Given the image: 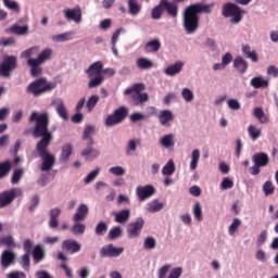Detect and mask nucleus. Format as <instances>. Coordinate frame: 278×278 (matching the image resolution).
<instances>
[{
  "mask_svg": "<svg viewBox=\"0 0 278 278\" xmlns=\"http://www.w3.org/2000/svg\"><path fill=\"white\" fill-rule=\"evenodd\" d=\"M28 122L35 123L31 131L34 138H41L36 144L38 156L42 160L40 170L49 173L55 166V155L49 151V146L53 141V134L49 131V113L33 112Z\"/></svg>",
  "mask_w": 278,
  "mask_h": 278,
  "instance_id": "obj_1",
  "label": "nucleus"
},
{
  "mask_svg": "<svg viewBox=\"0 0 278 278\" xmlns=\"http://www.w3.org/2000/svg\"><path fill=\"white\" fill-rule=\"evenodd\" d=\"M199 14H212V4L194 3L186 7L182 12V27L187 34L199 29Z\"/></svg>",
  "mask_w": 278,
  "mask_h": 278,
  "instance_id": "obj_2",
  "label": "nucleus"
},
{
  "mask_svg": "<svg viewBox=\"0 0 278 278\" xmlns=\"http://www.w3.org/2000/svg\"><path fill=\"white\" fill-rule=\"evenodd\" d=\"M85 73L89 77V83H88V88H99L103 81H105L104 75H109V77H114L116 75V71L113 68H104L103 70V62L97 61L92 63L86 71Z\"/></svg>",
  "mask_w": 278,
  "mask_h": 278,
  "instance_id": "obj_3",
  "label": "nucleus"
},
{
  "mask_svg": "<svg viewBox=\"0 0 278 278\" xmlns=\"http://www.w3.org/2000/svg\"><path fill=\"white\" fill-rule=\"evenodd\" d=\"M55 88V83L47 80L46 77L38 78L31 81L26 87L27 94H33V97H42L47 92H51Z\"/></svg>",
  "mask_w": 278,
  "mask_h": 278,
  "instance_id": "obj_4",
  "label": "nucleus"
},
{
  "mask_svg": "<svg viewBox=\"0 0 278 278\" xmlns=\"http://www.w3.org/2000/svg\"><path fill=\"white\" fill-rule=\"evenodd\" d=\"M53 55V50L47 48L42 50L36 59H28L27 65L30 67V75L31 77H39V75H42V64L45 62H49V60Z\"/></svg>",
  "mask_w": 278,
  "mask_h": 278,
  "instance_id": "obj_5",
  "label": "nucleus"
},
{
  "mask_svg": "<svg viewBox=\"0 0 278 278\" xmlns=\"http://www.w3.org/2000/svg\"><path fill=\"white\" fill-rule=\"evenodd\" d=\"M222 15L225 18H229L232 16L230 23H233L235 25H238V23L242 21V10H240V7L231 2L223 5Z\"/></svg>",
  "mask_w": 278,
  "mask_h": 278,
  "instance_id": "obj_6",
  "label": "nucleus"
},
{
  "mask_svg": "<svg viewBox=\"0 0 278 278\" xmlns=\"http://www.w3.org/2000/svg\"><path fill=\"white\" fill-rule=\"evenodd\" d=\"M129 114V110L125 106H121L113 112V114L108 115L105 118L104 125L105 127H114L115 125H121L127 115Z\"/></svg>",
  "mask_w": 278,
  "mask_h": 278,
  "instance_id": "obj_7",
  "label": "nucleus"
},
{
  "mask_svg": "<svg viewBox=\"0 0 278 278\" xmlns=\"http://www.w3.org/2000/svg\"><path fill=\"white\" fill-rule=\"evenodd\" d=\"M23 194V191L20 188H12L10 190H5L0 192V208L1 207H8L14 199H17V197H21Z\"/></svg>",
  "mask_w": 278,
  "mask_h": 278,
  "instance_id": "obj_8",
  "label": "nucleus"
},
{
  "mask_svg": "<svg viewBox=\"0 0 278 278\" xmlns=\"http://www.w3.org/2000/svg\"><path fill=\"white\" fill-rule=\"evenodd\" d=\"M18 61L16 56L9 55L3 59V62L0 64V74L2 77H10L12 71L16 68Z\"/></svg>",
  "mask_w": 278,
  "mask_h": 278,
  "instance_id": "obj_9",
  "label": "nucleus"
},
{
  "mask_svg": "<svg viewBox=\"0 0 278 278\" xmlns=\"http://www.w3.org/2000/svg\"><path fill=\"white\" fill-rule=\"evenodd\" d=\"M62 251L70 253V255H75L81 251V243L77 242L75 239H66L61 244Z\"/></svg>",
  "mask_w": 278,
  "mask_h": 278,
  "instance_id": "obj_10",
  "label": "nucleus"
},
{
  "mask_svg": "<svg viewBox=\"0 0 278 278\" xmlns=\"http://www.w3.org/2000/svg\"><path fill=\"white\" fill-rule=\"evenodd\" d=\"M142 227H144V219L142 217H138L134 223H130L127 226L128 238H138Z\"/></svg>",
  "mask_w": 278,
  "mask_h": 278,
  "instance_id": "obj_11",
  "label": "nucleus"
},
{
  "mask_svg": "<svg viewBox=\"0 0 278 278\" xmlns=\"http://www.w3.org/2000/svg\"><path fill=\"white\" fill-rule=\"evenodd\" d=\"M136 193L139 201H147V199H151V197L155 194V187H153V185L137 187Z\"/></svg>",
  "mask_w": 278,
  "mask_h": 278,
  "instance_id": "obj_12",
  "label": "nucleus"
},
{
  "mask_svg": "<svg viewBox=\"0 0 278 278\" xmlns=\"http://www.w3.org/2000/svg\"><path fill=\"white\" fill-rule=\"evenodd\" d=\"M125 249L114 248V244H109L100 250V257H118Z\"/></svg>",
  "mask_w": 278,
  "mask_h": 278,
  "instance_id": "obj_13",
  "label": "nucleus"
},
{
  "mask_svg": "<svg viewBox=\"0 0 278 278\" xmlns=\"http://www.w3.org/2000/svg\"><path fill=\"white\" fill-rule=\"evenodd\" d=\"M0 264L2 268H10V266L16 264V254L10 250L3 251L0 256Z\"/></svg>",
  "mask_w": 278,
  "mask_h": 278,
  "instance_id": "obj_14",
  "label": "nucleus"
},
{
  "mask_svg": "<svg viewBox=\"0 0 278 278\" xmlns=\"http://www.w3.org/2000/svg\"><path fill=\"white\" fill-rule=\"evenodd\" d=\"M161 5H163V10H165L172 18H177V16H179V5H177V3L168 0H161Z\"/></svg>",
  "mask_w": 278,
  "mask_h": 278,
  "instance_id": "obj_15",
  "label": "nucleus"
},
{
  "mask_svg": "<svg viewBox=\"0 0 278 278\" xmlns=\"http://www.w3.org/2000/svg\"><path fill=\"white\" fill-rule=\"evenodd\" d=\"M63 14L66 21H74V23H81V9L74 8V9H65Z\"/></svg>",
  "mask_w": 278,
  "mask_h": 278,
  "instance_id": "obj_16",
  "label": "nucleus"
},
{
  "mask_svg": "<svg viewBox=\"0 0 278 278\" xmlns=\"http://www.w3.org/2000/svg\"><path fill=\"white\" fill-rule=\"evenodd\" d=\"M115 223H118L119 225H125L129 222V218H131V210L124 208L119 212H116L113 214Z\"/></svg>",
  "mask_w": 278,
  "mask_h": 278,
  "instance_id": "obj_17",
  "label": "nucleus"
},
{
  "mask_svg": "<svg viewBox=\"0 0 278 278\" xmlns=\"http://www.w3.org/2000/svg\"><path fill=\"white\" fill-rule=\"evenodd\" d=\"M252 162L256 166L264 168V166H266L267 164H270V157L268 156V154H266L264 152H258L252 156Z\"/></svg>",
  "mask_w": 278,
  "mask_h": 278,
  "instance_id": "obj_18",
  "label": "nucleus"
},
{
  "mask_svg": "<svg viewBox=\"0 0 278 278\" xmlns=\"http://www.w3.org/2000/svg\"><path fill=\"white\" fill-rule=\"evenodd\" d=\"M47 257V252L45 251V248L42 245L38 244L33 249V261L34 264H40L42 260Z\"/></svg>",
  "mask_w": 278,
  "mask_h": 278,
  "instance_id": "obj_19",
  "label": "nucleus"
},
{
  "mask_svg": "<svg viewBox=\"0 0 278 278\" xmlns=\"http://www.w3.org/2000/svg\"><path fill=\"white\" fill-rule=\"evenodd\" d=\"M88 205L80 204L76 211V214L73 216L74 223H81V220L86 219V216H88Z\"/></svg>",
  "mask_w": 278,
  "mask_h": 278,
  "instance_id": "obj_20",
  "label": "nucleus"
},
{
  "mask_svg": "<svg viewBox=\"0 0 278 278\" xmlns=\"http://www.w3.org/2000/svg\"><path fill=\"white\" fill-rule=\"evenodd\" d=\"M233 68L241 73V75H244V73H247L249 70V63L242 56H237L233 60Z\"/></svg>",
  "mask_w": 278,
  "mask_h": 278,
  "instance_id": "obj_21",
  "label": "nucleus"
},
{
  "mask_svg": "<svg viewBox=\"0 0 278 278\" xmlns=\"http://www.w3.org/2000/svg\"><path fill=\"white\" fill-rule=\"evenodd\" d=\"M61 214H62V210L58 207L50 210L49 227L51 229H56L58 225H60V222L58 220V218L60 217Z\"/></svg>",
  "mask_w": 278,
  "mask_h": 278,
  "instance_id": "obj_22",
  "label": "nucleus"
},
{
  "mask_svg": "<svg viewBox=\"0 0 278 278\" xmlns=\"http://www.w3.org/2000/svg\"><path fill=\"white\" fill-rule=\"evenodd\" d=\"M55 111L60 118L63 121H68V111L66 110V106L64 105V101L62 100H56L55 103Z\"/></svg>",
  "mask_w": 278,
  "mask_h": 278,
  "instance_id": "obj_23",
  "label": "nucleus"
},
{
  "mask_svg": "<svg viewBox=\"0 0 278 278\" xmlns=\"http://www.w3.org/2000/svg\"><path fill=\"white\" fill-rule=\"evenodd\" d=\"M184 70V62L178 61L173 65H169L165 68V75L174 77V75H179V72Z\"/></svg>",
  "mask_w": 278,
  "mask_h": 278,
  "instance_id": "obj_24",
  "label": "nucleus"
},
{
  "mask_svg": "<svg viewBox=\"0 0 278 278\" xmlns=\"http://www.w3.org/2000/svg\"><path fill=\"white\" fill-rule=\"evenodd\" d=\"M94 135V126L87 125L84 130L83 140H86L87 147H92L94 144V139L92 136Z\"/></svg>",
  "mask_w": 278,
  "mask_h": 278,
  "instance_id": "obj_25",
  "label": "nucleus"
},
{
  "mask_svg": "<svg viewBox=\"0 0 278 278\" xmlns=\"http://www.w3.org/2000/svg\"><path fill=\"white\" fill-rule=\"evenodd\" d=\"M162 49V43L160 42V39H153L151 41H148L144 46L146 53H157Z\"/></svg>",
  "mask_w": 278,
  "mask_h": 278,
  "instance_id": "obj_26",
  "label": "nucleus"
},
{
  "mask_svg": "<svg viewBox=\"0 0 278 278\" xmlns=\"http://www.w3.org/2000/svg\"><path fill=\"white\" fill-rule=\"evenodd\" d=\"M130 100L134 105H142L149 101V93H130Z\"/></svg>",
  "mask_w": 278,
  "mask_h": 278,
  "instance_id": "obj_27",
  "label": "nucleus"
},
{
  "mask_svg": "<svg viewBox=\"0 0 278 278\" xmlns=\"http://www.w3.org/2000/svg\"><path fill=\"white\" fill-rule=\"evenodd\" d=\"M251 86L256 89L268 88L269 81L264 79V76H258L251 79Z\"/></svg>",
  "mask_w": 278,
  "mask_h": 278,
  "instance_id": "obj_28",
  "label": "nucleus"
},
{
  "mask_svg": "<svg viewBox=\"0 0 278 278\" xmlns=\"http://www.w3.org/2000/svg\"><path fill=\"white\" fill-rule=\"evenodd\" d=\"M174 119H175V116L173 115V112L168 110L161 111L159 115V121L163 126L168 125V123H170V121H174Z\"/></svg>",
  "mask_w": 278,
  "mask_h": 278,
  "instance_id": "obj_29",
  "label": "nucleus"
},
{
  "mask_svg": "<svg viewBox=\"0 0 278 278\" xmlns=\"http://www.w3.org/2000/svg\"><path fill=\"white\" fill-rule=\"evenodd\" d=\"M147 87L144 86V84L142 83H137L134 84L130 88H127L124 91V94H142V91L146 89Z\"/></svg>",
  "mask_w": 278,
  "mask_h": 278,
  "instance_id": "obj_30",
  "label": "nucleus"
},
{
  "mask_svg": "<svg viewBox=\"0 0 278 278\" xmlns=\"http://www.w3.org/2000/svg\"><path fill=\"white\" fill-rule=\"evenodd\" d=\"M128 12L131 16H138L139 12H142V5L138 3V0H128Z\"/></svg>",
  "mask_w": 278,
  "mask_h": 278,
  "instance_id": "obj_31",
  "label": "nucleus"
},
{
  "mask_svg": "<svg viewBox=\"0 0 278 278\" xmlns=\"http://www.w3.org/2000/svg\"><path fill=\"white\" fill-rule=\"evenodd\" d=\"M71 155H73V146H71V143H66L62 147L60 162H68V157H71Z\"/></svg>",
  "mask_w": 278,
  "mask_h": 278,
  "instance_id": "obj_32",
  "label": "nucleus"
},
{
  "mask_svg": "<svg viewBox=\"0 0 278 278\" xmlns=\"http://www.w3.org/2000/svg\"><path fill=\"white\" fill-rule=\"evenodd\" d=\"M137 67L141 71H149V68H153V61L147 58H139L136 61Z\"/></svg>",
  "mask_w": 278,
  "mask_h": 278,
  "instance_id": "obj_33",
  "label": "nucleus"
},
{
  "mask_svg": "<svg viewBox=\"0 0 278 278\" xmlns=\"http://www.w3.org/2000/svg\"><path fill=\"white\" fill-rule=\"evenodd\" d=\"M253 114L255 118H257V121L261 123V125H266V123L270 122V118L264 113L262 108H255Z\"/></svg>",
  "mask_w": 278,
  "mask_h": 278,
  "instance_id": "obj_34",
  "label": "nucleus"
},
{
  "mask_svg": "<svg viewBox=\"0 0 278 278\" xmlns=\"http://www.w3.org/2000/svg\"><path fill=\"white\" fill-rule=\"evenodd\" d=\"M10 31L16 36H27V34H29V26H20L18 24H14L10 28Z\"/></svg>",
  "mask_w": 278,
  "mask_h": 278,
  "instance_id": "obj_35",
  "label": "nucleus"
},
{
  "mask_svg": "<svg viewBox=\"0 0 278 278\" xmlns=\"http://www.w3.org/2000/svg\"><path fill=\"white\" fill-rule=\"evenodd\" d=\"M81 155L83 157H89V160H92V157H99V155H101V152L92 148V146H87V148L81 151Z\"/></svg>",
  "mask_w": 278,
  "mask_h": 278,
  "instance_id": "obj_36",
  "label": "nucleus"
},
{
  "mask_svg": "<svg viewBox=\"0 0 278 278\" xmlns=\"http://www.w3.org/2000/svg\"><path fill=\"white\" fill-rule=\"evenodd\" d=\"M162 14H164V5H162L161 0L160 3L152 9L151 18H153V21H160V18H162Z\"/></svg>",
  "mask_w": 278,
  "mask_h": 278,
  "instance_id": "obj_37",
  "label": "nucleus"
},
{
  "mask_svg": "<svg viewBox=\"0 0 278 278\" xmlns=\"http://www.w3.org/2000/svg\"><path fill=\"white\" fill-rule=\"evenodd\" d=\"M161 144L165 149H170V147H175V135L169 134V135L163 136L161 139Z\"/></svg>",
  "mask_w": 278,
  "mask_h": 278,
  "instance_id": "obj_38",
  "label": "nucleus"
},
{
  "mask_svg": "<svg viewBox=\"0 0 278 278\" xmlns=\"http://www.w3.org/2000/svg\"><path fill=\"white\" fill-rule=\"evenodd\" d=\"M161 210H164V203L153 200L148 204V212L151 214H155V212H161Z\"/></svg>",
  "mask_w": 278,
  "mask_h": 278,
  "instance_id": "obj_39",
  "label": "nucleus"
},
{
  "mask_svg": "<svg viewBox=\"0 0 278 278\" xmlns=\"http://www.w3.org/2000/svg\"><path fill=\"white\" fill-rule=\"evenodd\" d=\"M39 51H40L39 47L28 48L21 53V58L24 60H34L31 55H36V53H38Z\"/></svg>",
  "mask_w": 278,
  "mask_h": 278,
  "instance_id": "obj_40",
  "label": "nucleus"
},
{
  "mask_svg": "<svg viewBox=\"0 0 278 278\" xmlns=\"http://www.w3.org/2000/svg\"><path fill=\"white\" fill-rule=\"evenodd\" d=\"M138 144H140V139L129 140L126 146V155H134L136 149H138Z\"/></svg>",
  "mask_w": 278,
  "mask_h": 278,
  "instance_id": "obj_41",
  "label": "nucleus"
},
{
  "mask_svg": "<svg viewBox=\"0 0 278 278\" xmlns=\"http://www.w3.org/2000/svg\"><path fill=\"white\" fill-rule=\"evenodd\" d=\"M71 231L74 233V236H84V233H86V225L76 222L72 226Z\"/></svg>",
  "mask_w": 278,
  "mask_h": 278,
  "instance_id": "obj_42",
  "label": "nucleus"
},
{
  "mask_svg": "<svg viewBox=\"0 0 278 278\" xmlns=\"http://www.w3.org/2000/svg\"><path fill=\"white\" fill-rule=\"evenodd\" d=\"M248 134L251 140H257L262 136V128H257L254 125L248 127Z\"/></svg>",
  "mask_w": 278,
  "mask_h": 278,
  "instance_id": "obj_43",
  "label": "nucleus"
},
{
  "mask_svg": "<svg viewBox=\"0 0 278 278\" xmlns=\"http://www.w3.org/2000/svg\"><path fill=\"white\" fill-rule=\"evenodd\" d=\"M73 33L67 31V33H63L60 35H54L52 36V41L53 42H66L68 40H72Z\"/></svg>",
  "mask_w": 278,
  "mask_h": 278,
  "instance_id": "obj_44",
  "label": "nucleus"
},
{
  "mask_svg": "<svg viewBox=\"0 0 278 278\" xmlns=\"http://www.w3.org/2000/svg\"><path fill=\"white\" fill-rule=\"evenodd\" d=\"M10 170H12V163H10V161H4L3 163H0V179L7 177Z\"/></svg>",
  "mask_w": 278,
  "mask_h": 278,
  "instance_id": "obj_45",
  "label": "nucleus"
},
{
  "mask_svg": "<svg viewBox=\"0 0 278 278\" xmlns=\"http://www.w3.org/2000/svg\"><path fill=\"white\" fill-rule=\"evenodd\" d=\"M200 157H201V152L198 149L193 150L191 154V163H190L191 170H197V166L199 164Z\"/></svg>",
  "mask_w": 278,
  "mask_h": 278,
  "instance_id": "obj_46",
  "label": "nucleus"
},
{
  "mask_svg": "<svg viewBox=\"0 0 278 278\" xmlns=\"http://www.w3.org/2000/svg\"><path fill=\"white\" fill-rule=\"evenodd\" d=\"M24 170L23 168H16L13 170L12 177H11V184L16 185L18 184V181H21V179H23V175H24Z\"/></svg>",
  "mask_w": 278,
  "mask_h": 278,
  "instance_id": "obj_47",
  "label": "nucleus"
},
{
  "mask_svg": "<svg viewBox=\"0 0 278 278\" xmlns=\"http://www.w3.org/2000/svg\"><path fill=\"white\" fill-rule=\"evenodd\" d=\"M173 173H175V162H173V160H169L163 167L162 174L170 176L173 175Z\"/></svg>",
  "mask_w": 278,
  "mask_h": 278,
  "instance_id": "obj_48",
  "label": "nucleus"
},
{
  "mask_svg": "<svg viewBox=\"0 0 278 278\" xmlns=\"http://www.w3.org/2000/svg\"><path fill=\"white\" fill-rule=\"evenodd\" d=\"M98 103H99V96H91L88 99L87 104H86L88 112H92Z\"/></svg>",
  "mask_w": 278,
  "mask_h": 278,
  "instance_id": "obj_49",
  "label": "nucleus"
},
{
  "mask_svg": "<svg viewBox=\"0 0 278 278\" xmlns=\"http://www.w3.org/2000/svg\"><path fill=\"white\" fill-rule=\"evenodd\" d=\"M240 225H242V220L240 218H235L228 228L229 236H233L240 228Z\"/></svg>",
  "mask_w": 278,
  "mask_h": 278,
  "instance_id": "obj_50",
  "label": "nucleus"
},
{
  "mask_svg": "<svg viewBox=\"0 0 278 278\" xmlns=\"http://www.w3.org/2000/svg\"><path fill=\"white\" fill-rule=\"evenodd\" d=\"M99 173H101V168L99 167L90 172L85 178V184H92L93 179H97V177H99Z\"/></svg>",
  "mask_w": 278,
  "mask_h": 278,
  "instance_id": "obj_51",
  "label": "nucleus"
},
{
  "mask_svg": "<svg viewBox=\"0 0 278 278\" xmlns=\"http://www.w3.org/2000/svg\"><path fill=\"white\" fill-rule=\"evenodd\" d=\"M263 192L265 197H270V194L275 193V186H273V181H266L263 185Z\"/></svg>",
  "mask_w": 278,
  "mask_h": 278,
  "instance_id": "obj_52",
  "label": "nucleus"
},
{
  "mask_svg": "<svg viewBox=\"0 0 278 278\" xmlns=\"http://www.w3.org/2000/svg\"><path fill=\"white\" fill-rule=\"evenodd\" d=\"M193 216L197 220H203V210L201 208V203L197 202L193 206Z\"/></svg>",
  "mask_w": 278,
  "mask_h": 278,
  "instance_id": "obj_53",
  "label": "nucleus"
},
{
  "mask_svg": "<svg viewBox=\"0 0 278 278\" xmlns=\"http://www.w3.org/2000/svg\"><path fill=\"white\" fill-rule=\"evenodd\" d=\"M106 232H108V224H105V222L98 223V225L96 226V235L105 236Z\"/></svg>",
  "mask_w": 278,
  "mask_h": 278,
  "instance_id": "obj_54",
  "label": "nucleus"
},
{
  "mask_svg": "<svg viewBox=\"0 0 278 278\" xmlns=\"http://www.w3.org/2000/svg\"><path fill=\"white\" fill-rule=\"evenodd\" d=\"M156 244H157V242L155 241V238L147 237L143 242V249L149 251L151 249H155Z\"/></svg>",
  "mask_w": 278,
  "mask_h": 278,
  "instance_id": "obj_55",
  "label": "nucleus"
},
{
  "mask_svg": "<svg viewBox=\"0 0 278 278\" xmlns=\"http://www.w3.org/2000/svg\"><path fill=\"white\" fill-rule=\"evenodd\" d=\"M109 173H111V175H115L116 177H123L126 170L123 166H114L109 169Z\"/></svg>",
  "mask_w": 278,
  "mask_h": 278,
  "instance_id": "obj_56",
  "label": "nucleus"
},
{
  "mask_svg": "<svg viewBox=\"0 0 278 278\" xmlns=\"http://www.w3.org/2000/svg\"><path fill=\"white\" fill-rule=\"evenodd\" d=\"M3 4L9 10H13V12H21V7L18 5V3H16L12 0H3Z\"/></svg>",
  "mask_w": 278,
  "mask_h": 278,
  "instance_id": "obj_57",
  "label": "nucleus"
},
{
  "mask_svg": "<svg viewBox=\"0 0 278 278\" xmlns=\"http://www.w3.org/2000/svg\"><path fill=\"white\" fill-rule=\"evenodd\" d=\"M233 188V180L231 178L226 177L220 182V190H231Z\"/></svg>",
  "mask_w": 278,
  "mask_h": 278,
  "instance_id": "obj_58",
  "label": "nucleus"
},
{
  "mask_svg": "<svg viewBox=\"0 0 278 278\" xmlns=\"http://www.w3.org/2000/svg\"><path fill=\"white\" fill-rule=\"evenodd\" d=\"M122 235L123 230L121 229V227H114L110 230L109 238L110 240H116V238H121Z\"/></svg>",
  "mask_w": 278,
  "mask_h": 278,
  "instance_id": "obj_59",
  "label": "nucleus"
},
{
  "mask_svg": "<svg viewBox=\"0 0 278 278\" xmlns=\"http://www.w3.org/2000/svg\"><path fill=\"white\" fill-rule=\"evenodd\" d=\"M181 94L182 99H185L187 103H190V101L194 100V93L188 88H184Z\"/></svg>",
  "mask_w": 278,
  "mask_h": 278,
  "instance_id": "obj_60",
  "label": "nucleus"
},
{
  "mask_svg": "<svg viewBox=\"0 0 278 278\" xmlns=\"http://www.w3.org/2000/svg\"><path fill=\"white\" fill-rule=\"evenodd\" d=\"M268 239V232L266 231V230H263L261 233H260V236H258V238H257V240H256V245L257 247H263V244H265L266 243V240Z\"/></svg>",
  "mask_w": 278,
  "mask_h": 278,
  "instance_id": "obj_61",
  "label": "nucleus"
},
{
  "mask_svg": "<svg viewBox=\"0 0 278 278\" xmlns=\"http://www.w3.org/2000/svg\"><path fill=\"white\" fill-rule=\"evenodd\" d=\"M21 266L22 268H24V270H29V266H30L29 253L22 255Z\"/></svg>",
  "mask_w": 278,
  "mask_h": 278,
  "instance_id": "obj_62",
  "label": "nucleus"
},
{
  "mask_svg": "<svg viewBox=\"0 0 278 278\" xmlns=\"http://www.w3.org/2000/svg\"><path fill=\"white\" fill-rule=\"evenodd\" d=\"M182 273H184V269L181 267H175L174 269L170 270L167 278H179L181 277Z\"/></svg>",
  "mask_w": 278,
  "mask_h": 278,
  "instance_id": "obj_63",
  "label": "nucleus"
},
{
  "mask_svg": "<svg viewBox=\"0 0 278 278\" xmlns=\"http://www.w3.org/2000/svg\"><path fill=\"white\" fill-rule=\"evenodd\" d=\"M7 278H27L23 271H11L7 275Z\"/></svg>",
  "mask_w": 278,
  "mask_h": 278,
  "instance_id": "obj_64",
  "label": "nucleus"
}]
</instances>
